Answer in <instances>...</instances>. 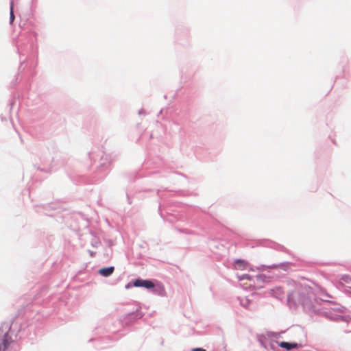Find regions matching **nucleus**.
<instances>
[{"label": "nucleus", "mask_w": 351, "mask_h": 351, "mask_svg": "<svg viewBox=\"0 0 351 351\" xmlns=\"http://www.w3.org/2000/svg\"><path fill=\"white\" fill-rule=\"evenodd\" d=\"M133 285L134 287H143L147 289H152L155 287L154 284L152 281L141 279H136L134 282Z\"/></svg>", "instance_id": "f257e3e1"}, {"label": "nucleus", "mask_w": 351, "mask_h": 351, "mask_svg": "<svg viewBox=\"0 0 351 351\" xmlns=\"http://www.w3.org/2000/svg\"><path fill=\"white\" fill-rule=\"evenodd\" d=\"M11 342V337H10L8 333L6 332L4 335L3 338L0 340V351H5Z\"/></svg>", "instance_id": "f03ea898"}, {"label": "nucleus", "mask_w": 351, "mask_h": 351, "mask_svg": "<svg viewBox=\"0 0 351 351\" xmlns=\"http://www.w3.org/2000/svg\"><path fill=\"white\" fill-rule=\"evenodd\" d=\"M279 346L281 348H285L287 350H290L293 348H298V344L296 343H288L285 341H282L279 343Z\"/></svg>", "instance_id": "7ed1b4c3"}, {"label": "nucleus", "mask_w": 351, "mask_h": 351, "mask_svg": "<svg viewBox=\"0 0 351 351\" xmlns=\"http://www.w3.org/2000/svg\"><path fill=\"white\" fill-rule=\"evenodd\" d=\"M114 267H109L106 268H102L99 271V274L103 276L107 277L110 276L114 272Z\"/></svg>", "instance_id": "20e7f679"}, {"label": "nucleus", "mask_w": 351, "mask_h": 351, "mask_svg": "<svg viewBox=\"0 0 351 351\" xmlns=\"http://www.w3.org/2000/svg\"><path fill=\"white\" fill-rule=\"evenodd\" d=\"M343 285H347L348 287L351 289V276L345 275L341 278Z\"/></svg>", "instance_id": "39448f33"}, {"label": "nucleus", "mask_w": 351, "mask_h": 351, "mask_svg": "<svg viewBox=\"0 0 351 351\" xmlns=\"http://www.w3.org/2000/svg\"><path fill=\"white\" fill-rule=\"evenodd\" d=\"M245 263L243 261L237 260L234 263V266L237 269H241V267H244Z\"/></svg>", "instance_id": "423d86ee"}, {"label": "nucleus", "mask_w": 351, "mask_h": 351, "mask_svg": "<svg viewBox=\"0 0 351 351\" xmlns=\"http://www.w3.org/2000/svg\"><path fill=\"white\" fill-rule=\"evenodd\" d=\"M248 300L247 299H245V300H241V304L244 306L245 307H247V304H248Z\"/></svg>", "instance_id": "0eeeda50"}, {"label": "nucleus", "mask_w": 351, "mask_h": 351, "mask_svg": "<svg viewBox=\"0 0 351 351\" xmlns=\"http://www.w3.org/2000/svg\"><path fill=\"white\" fill-rule=\"evenodd\" d=\"M14 19V16L13 14V7H12V4L11 10H10V20H11V21H13Z\"/></svg>", "instance_id": "6e6552de"}, {"label": "nucleus", "mask_w": 351, "mask_h": 351, "mask_svg": "<svg viewBox=\"0 0 351 351\" xmlns=\"http://www.w3.org/2000/svg\"><path fill=\"white\" fill-rule=\"evenodd\" d=\"M192 351H206L205 349L201 348H193Z\"/></svg>", "instance_id": "1a4fd4ad"}, {"label": "nucleus", "mask_w": 351, "mask_h": 351, "mask_svg": "<svg viewBox=\"0 0 351 351\" xmlns=\"http://www.w3.org/2000/svg\"><path fill=\"white\" fill-rule=\"evenodd\" d=\"M244 278L250 279V278L248 277V275H243L241 278H240V280H243Z\"/></svg>", "instance_id": "9d476101"}, {"label": "nucleus", "mask_w": 351, "mask_h": 351, "mask_svg": "<svg viewBox=\"0 0 351 351\" xmlns=\"http://www.w3.org/2000/svg\"><path fill=\"white\" fill-rule=\"evenodd\" d=\"M131 287H132V286H131L130 283H128V284L125 286V288H126V289H130Z\"/></svg>", "instance_id": "9b49d317"}]
</instances>
